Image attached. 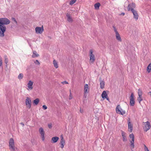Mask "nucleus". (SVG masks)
Returning a JSON list of instances; mask_svg holds the SVG:
<instances>
[{
  "instance_id": "nucleus-42",
  "label": "nucleus",
  "mask_w": 151,
  "mask_h": 151,
  "mask_svg": "<svg viewBox=\"0 0 151 151\" xmlns=\"http://www.w3.org/2000/svg\"><path fill=\"white\" fill-rule=\"evenodd\" d=\"M20 124H21L23 126V127H24V124L23 123L21 122L20 123Z\"/></svg>"
},
{
  "instance_id": "nucleus-19",
  "label": "nucleus",
  "mask_w": 151,
  "mask_h": 151,
  "mask_svg": "<svg viewBox=\"0 0 151 151\" xmlns=\"http://www.w3.org/2000/svg\"><path fill=\"white\" fill-rule=\"evenodd\" d=\"M107 96V94L106 91H103L101 94V96L102 98L104 99H106V97Z\"/></svg>"
},
{
  "instance_id": "nucleus-8",
  "label": "nucleus",
  "mask_w": 151,
  "mask_h": 151,
  "mask_svg": "<svg viewBox=\"0 0 151 151\" xmlns=\"http://www.w3.org/2000/svg\"><path fill=\"white\" fill-rule=\"evenodd\" d=\"M136 7V5L135 3L132 2L129 4L128 6V11H133V10H135L134 9Z\"/></svg>"
},
{
  "instance_id": "nucleus-23",
  "label": "nucleus",
  "mask_w": 151,
  "mask_h": 151,
  "mask_svg": "<svg viewBox=\"0 0 151 151\" xmlns=\"http://www.w3.org/2000/svg\"><path fill=\"white\" fill-rule=\"evenodd\" d=\"M84 92L88 93V84H86L84 87Z\"/></svg>"
},
{
  "instance_id": "nucleus-9",
  "label": "nucleus",
  "mask_w": 151,
  "mask_h": 151,
  "mask_svg": "<svg viewBox=\"0 0 151 151\" xmlns=\"http://www.w3.org/2000/svg\"><path fill=\"white\" fill-rule=\"evenodd\" d=\"M135 104V100L134 99V95L133 93H132L130 97V105L131 106H134Z\"/></svg>"
},
{
  "instance_id": "nucleus-26",
  "label": "nucleus",
  "mask_w": 151,
  "mask_h": 151,
  "mask_svg": "<svg viewBox=\"0 0 151 151\" xmlns=\"http://www.w3.org/2000/svg\"><path fill=\"white\" fill-rule=\"evenodd\" d=\"M100 6V4L99 3H97L94 4V7L96 9H99V6Z\"/></svg>"
},
{
  "instance_id": "nucleus-43",
  "label": "nucleus",
  "mask_w": 151,
  "mask_h": 151,
  "mask_svg": "<svg viewBox=\"0 0 151 151\" xmlns=\"http://www.w3.org/2000/svg\"><path fill=\"white\" fill-rule=\"evenodd\" d=\"M106 99L107 100L109 101V99L108 96L107 97H106Z\"/></svg>"
},
{
  "instance_id": "nucleus-35",
  "label": "nucleus",
  "mask_w": 151,
  "mask_h": 151,
  "mask_svg": "<svg viewBox=\"0 0 151 151\" xmlns=\"http://www.w3.org/2000/svg\"><path fill=\"white\" fill-rule=\"evenodd\" d=\"M144 149L145 151H149L147 147L145 145H144Z\"/></svg>"
},
{
  "instance_id": "nucleus-3",
  "label": "nucleus",
  "mask_w": 151,
  "mask_h": 151,
  "mask_svg": "<svg viewBox=\"0 0 151 151\" xmlns=\"http://www.w3.org/2000/svg\"><path fill=\"white\" fill-rule=\"evenodd\" d=\"M93 51L92 50H89L90 60L89 62L90 64H93L94 62L95 58L94 55L93 53Z\"/></svg>"
},
{
  "instance_id": "nucleus-45",
  "label": "nucleus",
  "mask_w": 151,
  "mask_h": 151,
  "mask_svg": "<svg viewBox=\"0 0 151 151\" xmlns=\"http://www.w3.org/2000/svg\"><path fill=\"white\" fill-rule=\"evenodd\" d=\"M72 99V98H71V97H70V98H69V99Z\"/></svg>"
},
{
  "instance_id": "nucleus-2",
  "label": "nucleus",
  "mask_w": 151,
  "mask_h": 151,
  "mask_svg": "<svg viewBox=\"0 0 151 151\" xmlns=\"http://www.w3.org/2000/svg\"><path fill=\"white\" fill-rule=\"evenodd\" d=\"M9 147L11 151H16L14 141L13 138H11L9 142Z\"/></svg>"
},
{
  "instance_id": "nucleus-37",
  "label": "nucleus",
  "mask_w": 151,
  "mask_h": 151,
  "mask_svg": "<svg viewBox=\"0 0 151 151\" xmlns=\"http://www.w3.org/2000/svg\"><path fill=\"white\" fill-rule=\"evenodd\" d=\"M87 93H88L84 92V97L85 98H86L87 96Z\"/></svg>"
},
{
  "instance_id": "nucleus-14",
  "label": "nucleus",
  "mask_w": 151,
  "mask_h": 151,
  "mask_svg": "<svg viewBox=\"0 0 151 151\" xmlns=\"http://www.w3.org/2000/svg\"><path fill=\"white\" fill-rule=\"evenodd\" d=\"M131 12L133 15L134 18L136 20H137L138 19L139 16L137 11L136 10H133V11Z\"/></svg>"
},
{
  "instance_id": "nucleus-36",
  "label": "nucleus",
  "mask_w": 151,
  "mask_h": 151,
  "mask_svg": "<svg viewBox=\"0 0 151 151\" xmlns=\"http://www.w3.org/2000/svg\"><path fill=\"white\" fill-rule=\"evenodd\" d=\"M2 58L0 56V66H1L2 65Z\"/></svg>"
},
{
  "instance_id": "nucleus-24",
  "label": "nucleus",
  "mask_w": 151,
  "mask_h": 151,
  "mask_svg": "<svg viewBox=\"0 0 151 151\" xmlns=\"http://www.w3.org/2000/svg\"><path fill=\"white\" fill-rule=\"evenodd\" d=\"M100 88L101 89L103 88L104 87L105 83L103 81L101 80L100 81Z\"/></svg>"
},
{
  "instance_id": "nucleus-27",
  "label": "nucleus",
  "mask_w": 151,
  "mask_h": 151,
  "mask_svg": "<svg viewBox=\"0 0 151 151\" xmlns=\"http://www.w3.org/2000/svg\"><path fill=\"white\" fill-rule=\"evenodd\" d=\"M53 64L54 65V66L55 68H58V63L55 60H53Z\"/></svg>"
},
{
  "instance_id": "nucleus-22",
  "label": "nucleus",
  "mask_w": 151,
  "mask_h": 151,
  "mask_svg": "<svg viewBox=\"0 0 151 151\" xmlns=\"http://www.w3.org/2000/svg\"><path fill=\"white\" fill-rule=\"evenodd\" d=\"M66 16L67 18V20L68 21L70 22H72L73 20L72 19V18L70 16V14H67L66 15Z\"/></svg>"
},
{
  "instance_id": "nucleus-16",
  "label": "nucleus",
  "mask_w": 151,
  "mask_h": 151,
  "mask_svg": "<svg viewBox=\"0 0 151 151\" xmlns=\"http://www.w3.org/2000/svg\"><path fill=\"white\" fill-rule=\"evenodd\" d=\"M33 84V82L31 81H29L27 84V87L28 89L31 90L33 89L32 85Z\"/></svg>"
},
{
  "instance_id": "nucleus-30",
  "label": "nucleus",
  "mask_w": 151,
  "mask_h": 151,
  "mask_svg": "<svg viewBox=\"0 0 151 151\" xmlns=\"http://www.w3.org/2000/svg\"><path fill=\"white\" fill-rule=\"evenodd\" d=\"M4 62L6 64H7L8 63V59L6 55H5L4 56Z\"/></svg>"
},
{
  "instance_id": "nucleus-4",
  "label": "nucleus",
  "mask_w": 151,
  "mask_h": 151,
  "mask_svg": "<svg viewBox=\"0 0 151 151\" xmlns=\"http://www.w3.org/2000/svg\"><path fill=\"white\" fill-rule=\"evenodd\" d=\"M116 111L117 114H121L122 115L125 114V111L123 110L121 108L119 105H118L116 107Z\"/></svg>"
},
{
  "instance_id": "nucleus-21",
  "label": "nucleus",
  "mask_w": 151,
  "mask_h": 151,
  "mask_svg": "<svg viewBox=\"0 0 151 151\" xmlns=\"http://www.w3.org/2000/svg\"><path fill=\"white\" fill-rule=\"evenodd\" d=\"M39 54L37 53L36 51H33V54L32 56V57L33 58H35L39 57Z\"/></svg>"
},
{
  "instance_id": "nucleus-18",
  "label": "nucleus",
  "mask_w": 151,
  "mask_h": 151,
  "mask_svg": "<svg viewBox=\"0 0 151 151\" xmlns=\"http://www.w3.org/2000/svg\"><path fill=\"white\" fill-rule=\"evenodd\" d=\"M59 139V137H53L52 138L51 142L52 143H55L57 142Z\"/></svg>"
},
{
  "instance_id": "nucleus-34",
  "label": "nucleus",
  "mask_w": 151,
  "mask_h": 151,
  "mask_svg": "<svg viewBox=\"0 0 151 151\" xmlns=\"http://www.w3.org/2000/svg\"><path fill=\"white\" fill-rule=\"evenodd\" d=\"M12 20L14 21V23L15 24H17V22L15 19L14 18H12Z\"/></svg>"
},
{
  "instance_id": "nucleus-31",
  "label": "nucleus",
  "mask_w": 151,
  "mask_h": 151,
  "mask_svg": "<svg viewBox=\"0 0 151 151\" xmlns=\"http://www.w3.org/2000/svg\"><path fill=\"white\" fill-rule=\"evenodd\" d=\"M76 0H71L70 2V4L72 5L76 2Z\"/></svg>"
},
{
  "instance_id": "nucleus-41",
  "label": "nucleus",
  "mask_w": 151,
  "mask_h": 151,
  "mask_svg": "<svg viewBox=\"0 0 151 151\" xmlns=\"http://www.w3.org/2000/svg\"><path fill=\"white\" fill-rule=\"evenodd\" d=\"M80 112L81 113H83V109H80Z\"/></svg>"
},
{
  "instance_id": "nucleus-28",
  "label": "nucleus",
  "mask_w": 151,
  "mask_h": 151,
  "mask_svg": "<svg viewBox=\"0 0 151 151\" xmlns=\"http://www.w3.org/2000/svg\"><path fill=\"white\" fill-rule=\"evenodd\" d=\"M147 70L148 73H150L151 71V63L148 66L147 68Z\"/></svg>"
},
{
  "instance_id": "nucleus-20",
  "label": "nucleus",
  "mask_w": 151,
  "mask_h": 151,
  "mask_svg": "<svg viewBox=\"0 0 151 151\" xmlns=\"http://www.w3.org/2000/svg\"><path fill=\"white\" fill-rule=\"evenodd\" d=\"M115 35L116 38L117 40L121 42L122 41V39L120 37V35L118 33V32L116 33Z\"/></svg>"
},
{
  "instance_id": "nucleus-6",
  "label": "nucleus",
  "mask_w": 151,
  "mask_h": 151,
  "mask_svg": "<svg viewBox=\"0 0 151 151\" xmlns=\"http://www.w3.org/2000/svg\"><path fill=\"white\" fill-rule=\"evenodd\" d=\"M31 101L30 98L29 97H27L25 100V104L27 108L29 109L31 106Z\"/></svg>"
},
{
  "instance_id": "nucleus-40",
  "label": "nucleus",
  "mask_w": 151,
  "mask_h": 151,
  "mask_svg": "<svg viewBox=\"0 0 151 151\" xmlns=\"http://www.w3.org/2000/svg\"><path fill=\"white\" fill-rule=\"evenodd\" d=\"M61 83L63 84H68V82H67L66 81H64L62 82H61Z\"/></svg>"
},
{
  "instance_id": "nucleus-1",
  "label": "nucleus",
  "mask_w": 151,
  "mask_h": 151,
  "mask_svg": "<svg viewBox=\"0 0 151 151\" xmlns=\"http://www.w3.org/2000/svg\"><path fill=\"white\" fill-rule=\"evenodd\" d=\"M10 23V20L6 18H0V37L4 36V32L6 30L5 25H7Z\"/></svg>"
},
{
  "instance_id": "nucleus-38",
  "label": "nucleus",
  "mask_w": 151,
  "mask_h": 151,
  "mask_svg": "<svg viewBox=\"0 0 151 151\" xmlns=\"http://www.w3.org/2000/svg\"><path fill=\"white\" fill-rule=\"evenodd\" d=\"M42 108L44 110H45L47 109V107L46 105H44L42 106Z\"/></svg>"
},
{
  "instance_id": "nucleus-13",
  "label": "nucleus",
  "mask_w": 151,
  "mask_h": 151,
  "mask_svg": "<svg viewBox=\"0 0 151 151\" xmlns=\"http://www.w3.org/2000/svg\"><path fill=\"white\" fill-rule=\"evenodd\" d=\"M128 131L131 132H132L133 129V126L131 122L130 121V119H129V120L128 122Z\"/></svg>"
},
{
  "instance_id": "nucleus-29",
  "label": "nucleus",
  "mask_w": 151,
  "mask_h": 151,
  "mask_svg": "<svg viewBox=\"0 0 151 151\" xmlns=\"http://www.w3.org/2000/svg\"><path fill=\"white\" fill-rule=\"evenodd\" d=\"M23 77V75L22 73H21L18 75V78L19 79H22Z\"/></svg>"
},
{
  "instance_id": "nucleus-33",
  "label": "nucleus",
  "mask_w": 151,
  "mask_h": 151,
  "mask_svg": "<svg viewBox=\"0 0 151 151\" xmlns=\"http://www.w3.org/2000/svg\"><path fill=\"white\" fill-rule=\"evenodd\" d=\"M34 62L35 64H37L38 65H40V62L37 60H36Z\"/></svg>"
},
{
  "instance_id": "nucleus-15",
  "label": "nucleus",
  "mask_w": 151,
  "mask_h": 151,
  "mask_svg": "<svg viewBox=\"0 0 151 151\" xmlns=\"http://www.w3.org/2000/svg\"><path fill=\"white\" fill-rule=\"evenodd\" d=\"M60 144V147L62 148H63L64 147V145L65 144V140L62 136L61 137V140Z\"/></svg>"
},
{
  "instance_id": "nucleus-32",
  "label": "nucleus",
  "mask_w": 151,
  "mask_h": 151,
  "mask_svg": "<svg viewBox=\"0 0 151 151\" xmlns=\"http://www.w3.org/2000/svg\"><path fill=\"white\" fill-rule=\"evenodd\" d=\"M113 28L115 33L118 32L116 27L114 26H113Z\"/></svg>"
},
{
  "instance_id": "nucleus-10",
  "label": "nucleus",
  "mask_w": 151,
  "mask_h": 151,
  "mask_svg": "<svg viewBox=\"0 0 151 151\" xmlns=\"http://www.w3.org/2000/svg\"><path fill=\"white\" fill-rule=\"evenodd\" d=\"M145 123V126L143 127V129L145 131L147 132L150 129L151 127V126L150 122L148 121L147 122Z\"/></svg>"
},
{
  "instance_id": "nucleus-17",
  "label": "nucleus",
  "mask_w": 151,
  "mask_h": 151,
  "mask_svg": "<svg viewBox=\"0 0 151 151\" xmlns=\"http://www.w3.org/2000/svg\"><path fill=\"white\" fill-rule=\"evenodd\" d=\"M122 135L123 138V141L124 142H126L127 141V139L125 136V133L123 131H122Z\"/></svg>"
},
{
  "instance_id": "nucleus-11",
  "label": "nucleus",
  "mask_w": 151,
  "mask_h": 151,
  "mask_svg": "<svg viewBox=\"0 0 151 151\" xmlns=\"http://www.w3.org/2000/svg\"><path fill=\"white\" fill-rule=\"evenodd\" d=\"M36 33L37 34H41L44 31L43 26L41 27H37L35 29Z\"/></svg>"
},
{
  "instance_id": "nucleus-46",
  "label": "nucleus",
  "mask_w": 151,
  "mask_h": 151,
  "mask_svg": "<svg viewBox=\"0 0 151 151\" xmlns=\"http://www.w3.org/2000/svg\"><path fill=\"white\" fill-rule=\"evenodd\" d=\"M149 93H151L150 95L151 96V91L150 92H149Z\"/></svg>"
},
{
  "instance_id": "nucleus-5",
  "label": "nucleus",
  "mask_w": 151,
  "mask_h": 151,
  "mask_svg": "<svg viewBox=\"0 0 151 151\" xmlns=\"http://www.w3.org/2000/svg\"><path fill=\"white\" fill-rule=\"evenodd\" d=\"M129 137L130 138L132 139V140L130 141V147L131 149L132 150L134 148V136L133 133L130 134L129 135Z\"/></svg>"
},
{
  "instance_id": "nucleus-12",
  "label": "nucleus",
  "mask_w": 151,
  "mask_h": 151,
  "mask_svg": "<svg viewBox=\"0 0 151 151\" xmlns=\"http://www.w3.org/2000/svg\"><path fill=\"white\" fill-rule=\"evenodd\" d=\"M39 132L41 136L42 140L44 141L45 139V132L42 127H40L39 128Z\"/></svg>"
},
{
  "instance_id": "nucleus-44",
  "label": "nucleus",
  "mask_w": 151,
  "mask_h": 151,
  "mask_svg": "<svg viewBox=\"0 0 151 151\" xmlns=\"http://www.w3.org/2000/svg\"><path fill=\"white\" fill-rule=\"evenodd\" d=\"M124 14H125V13H124V12H122V13L121 14V15H123V16L124 15Z\"/></svg>"
},
{
  "instance_id": "nucleus-7",
  "label": "nucleus",
  "mask_w": 151,
  "mask_h": 151,
  "mask_svg": "<svg viewBox=\"0 0 151 151\" xmlns=\"http://www.w3.org/2000/svg\"><path fill=\"white\" fill-rule=\"evenodd\" d=\"M142 90L140 89H139L138 90V94L139 96L137 98V100L139 103H140L141 101L143 100L142 97Z\"/></svg>"
},
{
  "instance_id": "nucleus-25",
  "label": "nucleus",
  "mask_w": 151,
  "mask_h": 151,
  "mask_svg": "<svg viewBox=\"0 0 151 151\" xmlns=\"http://www.w3.org/2000/svg\"><path fill=\"white\" fill-rule=\"evenodd\" d=\"M40 100L38 98H37L33 101V103L35 105H37L39 102Z\"/></svg>"
},
{
  "instance_id": "nucleus-39",
  "label": "nucleus",
  "mask_w": 151,
  "mask_h": 151,
  "mask_svg": "<svg viewBox=\"0 0 151 151\" xmlns=\"http://www.w3.org/2000/svg\"><path fill=\"white\" fill-rule=\"evenodd\" d=\"M48 127L49 128L51 129L52 127V124H48Z\"/></svg>"
}]
</instances>
